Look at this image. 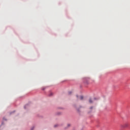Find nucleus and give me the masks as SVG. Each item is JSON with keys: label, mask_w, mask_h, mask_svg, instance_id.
<instances>
[{"label": "nucleus", "mask_w": 130, "mask_h": 130, "mask_svg": "<svg viewBox=\"0 0 130 130\" xmlns=\"http://www.w3.org/2000/svg\"><path fill=\"white\" fill-rule=\"evenodd\" d=\"M129 126V124L128 123H125L121 125V127H123V128H125L126 127H128Z\"/></svg>", "instance_id": "nucleus-1"}, {"label": "nucleus", "mask_w": 130, "mask_h": 130, "mask_svg": "<svg viewBox=\"0 0 130 130\" xmlns=\"http://www.w3.org/2000/svg\"><path fill=\"white\" fill-rule=\"evenodd\" d=\"M76 97H77V98H78V99H80V100H83V99H84V96H83L82 95L80 96L79 98V95H77Z\"/></svg>", "instance_id": "nucleus-2"}, {"label": "nucleus", "mask_w": 130, "mask_h": 130, "mask_svg": "<svg viewBox=\"0 0 130 130\" xmlns=\"http://www.w3.org/2000/svg\"><path fill=\"white\" fill-rule=\"evenodd\" d=\"M89 103H93V101L92 100V99H90L89 100Z\"/></svg>", "instance_id": "nucleus-3"}, {"label": "nucleus", "mask_w": 130, "mask_h": 130, "mask_svg": "<svg viewBox=\"0 0 130 130\" xmlns=\"http://www.w3.org/2000/svg\"><path fill=\"white\" fill-rule=\"evenodd\" d=\"M52 94H53V93H51L50 94V96H52Z\"/></svg>", "instance_id": "nucleus-4"}, {"label": "nucleus", "mask_w": 130, "mask_h": 130, "mask_svg": "<svg viewBox=\"0 0 130 130\" xmlns=\"http://www.w3.org/2000/svg\"><path fill=\"white\" fill-rule=\"evenodd\" d=\"M70 125H71V124H68V126H70Z\"/></svg>", "instance_id": "nucleus-5"}, {"label": "nucleus", "mask_w": 130, "mask_h": 130, "mask_svg": "<svg viewBox=\"0 0 130 130\" xmlns=\"http://www.w3.org/2000/svg\"><path fill=\"white\" fill-rule=\"evenodd\" d=\"M69 94H72V92H69Z\"/></svg>", "instance_id": "nucleus-6"}, {"label": "nucleus", "mask_w": 130, "mask_h": 130, "mask_svg": "<svg viewBox=\"0 0 130 130\" xmlns=\"http://www.w3.org/2000/svg\"><path fill=\"white\" fill-rule=\"evenodd\" d=\"M92 108H93V107L90 108V109H92Z\"/></svg>", "instance_id": "nucleus-7"}, {"label": "nucleus", "mask_w": 130, "mask_h": 130, "mask_svg": "<svg viewBox=\"0 0 130 130\" xmlns=\"http://www.w3.org/2000/svg\"><path fill=\"white\" fill-rule=\"evenodd\" d=\"M54 127H56V125L54 126Z\"/></svg>", "instance_id": "nucleus-8"}]
</instances>
